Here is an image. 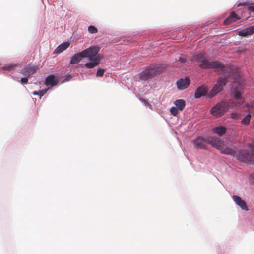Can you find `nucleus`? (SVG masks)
<instances>
[{"instance_id":"1a4fd4ad","label":"nucleus","mask_w":254,"mask_h":254,"mask_svg":"<svg viewBox=\"0 0 254 254\" xmlns=\"http://www.w3.org/2000/svg\"><path fill=\"white\" fill-rule=\"evenodd\" d=\"M18 66V64L13 62L7 63V64H4L3 65L1 63H0V69L4 71L3 74L5 76L10 77L13 79H14V77L6 73L5 72L8 71L13 73L16 71V68Z\"/></svg>"},{"instance_id":"0eeeda50","label":"nucleus","mask_w":254,"mask_h":254,"mask_svg":"<svg viewBox=\"0 0 254 254\" xmlns=\"http://www.w3.org/2000/svg\"><path fill=\"white\" fill-rule=\"evenodd\" d=\"M229 108V106L227 102L221 100L214 105L210 109V112L212 115L222 116L226 114Z\"/></svg>"},{"instance_id":"ea45409f","label":"nucleus","mask_w":254,"mask_h":254,"mask_svg":"<svg viewBox=\"0 0 254 254\" xmlns=\"http://www.w3.org/2000/svg\"><path fill=\"white\" fill-rule=\"evenodd\" d=\"M194 34H195L194 32H193L191 34H189L188 35H186L184 33H183L182 36H183V37H185V38H186L187 37H188L189 38V37L192 36Z\"/></svg>"},{"instance_id":"bb28decb","label":"nucleus","mask_w":254,"mask_h":254,"mask_svg":"<svg viewBox=\"0 0 254 254\" xmlns=\"http://www.w3.org/2000/svg\"><path fill=\"white\" fill-rule=\"evenodd\" d=\"M178 63L181 64H186L188 62L185 56L181 55L178 57Z\"/></svg>"},{"instance_id":"58836bf2","label":"nucleus","mask_w":254,"mask_h":254,"mask_svg":"<svg viewBox=\"0 0 254 254\" xmlns=\"http://www.w3.org/2000/svg\"><path fill=\"white\" fill-rule=\"evenodd\" d=\"M72 67L71 64H69V63L66 66L65 68V71H70Z\"/></svg>"},{"instance_id":"20e7f679","label":"nucleus","mask_w":254,"mask_h":254,"mask_svg":"<svg viewBox=\"0 0 254 254\" xmlns=\"http://www.w3.org/2000/svg\"><path fill=\"white\" fill-rule=\"evenodd\" d=\"M98 51V50L96 47L89 46L80 52L73 54L70 57L69 63V64H79V63L82 58L87 59V57H90L94 54L97 53Z\"/></svg>"},{"instance_id":"37998d69","label":"nucleus","mask_w":254,"mask_h":254,"mask_svg":"<svg viewBox=\"0 0 254 254\" xmlns=\"http://www.w3.org/2000/svg\"><path fill=\"white\" fill-rule=\"evenodd\" d=\"M32 99H33V100H34V99H35V101L36 100V98H32Z\"/></svg>"},{"instance_id":"e433bc0d","label":"nucleus","mask_w":254,"mask_h":254,"mask_svg":"<svg viewBox=\"0 0 254 254\" xmlns=\"http://www.w3.org/2000/svg\"><path fill=\"white\" fill-rule=\"evenodd\" d=\"M249 180L251 183L254 185V173L251 174L249 176Z\"/></svg>"},{"instance_id":"473e14b6","label":"nucleus","mask_w":254,"mask_h":254,"mask_svg":"<svg viewBox=\"0 0 254 254\" xmlns=\"http://www.w3.org/2000/svg\"><path fill=\"white\" fill-rule=\"evenodd\" d=\"M22 85H26L28 82V76H25L20 78V80L18 81Z\"/></svg>"},{"instance_id":"7c9ffc66","label":"nucleus","mask_w":254,"mask_h":254,"mask_svg":"<svg viewBox=\"0 0 254 254\" xmlns=\"http://www.w3.org/2000/svg\"><path fill=\"white\" fill-rule=\"evenodd\" d=\"M234 98L236 100H241L243 97V93L242 92L234 91L232 92Z\"/></svg>"},{"instance_id":"4be33fe9","label":"nucleus","mask_w":254,"mask_h":254,"mask_svg":"<svg viewBox=\"0 0 254 254\" xmlns=\"http://www.w3.org/2000/svg\"><path fill=\"white\" fill-rule=\"evenodd\" d=\"M199 66L201 68L207 69L208 61L207 59V55H205L198 63Z\"/></svg>"},{"instance_id":"f03ea898","label":"nucleus","mask_w":254,"mask_h":254,"mask_svg":"<svg viewBox=\"0 0 254 254\" xmlns=\"http://www.w3.org/2000/svg\"><path fill=\"white\" fill-rule=\"evenodd\" d=\"M169 63H163L160 61L153 62L143 66L142 71L137 74L138 81H147L152 80L161 74L167 72V67L169 66Z\"/></svg>"},{"instance_id":"9b49d317","label":"nucleus","mask_w":254,"mask_h":254,"mask_svg":"<svg viewBox=\"0 0 254 254\" xmlns=\"http://www.w3.org/2000/svg\"><path fill=\"white\" fill-rule=\"evenodd\" d=\"M232 197L235 204L239 206L242 210L245 211L249 210L246 202L240 196L234 194Z\"/></svg>"},{"instance_id":"5701e85b","label":"nucleus","mask_w":254,"mask_h":254,"mask_svg":"<svg viewBox=\"0 0 254 254\" xmlns=\"http://www.w3.org/2000/svg\"><path fill=\"white\" fill-rule=\"evenodd\" d=\"M83 67H85L83 64H78L76 66H73L72 65L71 70L70 71L73 74L76 72L80 73L81 71H83L81 69Z\"/></svg>"},{"instance_id":"393cba45","label":"nucleus","mask_w":254,"mask_h":254,"mask_svg":"<svg viewBox=\"0 0 254 254\" xmlns=\"http://www.w3.org/2000/svg\"><path fill=\"white\" fill-rule=\"evenodd\" d=\"M250 116V113H248L246 116L241 120V123L242 124L244 125H248L250 123V119L249 117Z\"/></svg>"},{"instance_id":"2eb2a0df","label":"nucleus","mask_w":254,"mask_h":254,"mask_svg":"<svg viewBox=\"0 0 254 254\" xmlns=\"http://www.w3.org/2000/svg\"><path fill=\"white\" fill-rule=\"evenodd\" d=\"M212 132L217 135L219 137H222L226 133V127L222 125H219L212 128Z\"/></svg>"},{"instance_id":"9d476101","label":"nucleus","mask_w":254,"mask_h":254,"mask_svg":"<svg viewBox=\"0 0 254 254\" xmlns=\"http://www.w3.org/2000/svg\"><path fill=\"white\" fill-rule=\"evenodd\" d=\"M190 82V78L189 75H186L184 78H181L176 81V86L179 90L187 89Z\"/></svg>"},{"instance_id":"7ed1b4c3","label":"nucleus","mask_w":254,"mask_h":254,"mask_svg":"<svg viewBox=\"0 0 254 254\" xmlns=\"http://www.w3.org/2000/svg\"><path fill=\"white\" fill-rule=\"evenodd\" d=\"M221 141V139L217 138L215 136L208 135L204 137L199 135L197 136L191 142L195 148L200 149H206L205 145L200 144L199 143V141L209 144L211 147L215 149H219V145H217V143Z\"/></svg>"},{"instance_id":"b1692460","label":"nucleus","mask_w":254,"mask_h":254,"mask_svg":"<svg viewBox=\"0 0 254 254\" xmlns=\"http://www.w3.org/2000/svg\"><path fill=\"white\" fill-rule=\"evenodd\" d=\"M253 4H254V3L252 2V0H245L244 1H241V2L238 1L235 4V6H236L237 7H240V6H249V5H253Z\"/></svg>"},{"instance_id":"f257e3e1","label":"nucleus","mask_w":254,"mask_h":254,"mask_svg":"<svg viewBox=\"0 0 254 254\" xmlns=\"http://www.w3.org/2000/svg\"><path fill=\"white\" fill-rule=\"evenodd\" d=\"M219 145V149H216L220 151L222 154H226L234 157L240 162L254 164V150L250 148L238 149L237 147L231 148L226 147L223 149L221 144L224 143V141L221 139V141L217 143Z\"/></svg>"},{"instance_id":"79ce46f5","label":"nucleus","mask_w":254,"mask_h":254,"mask_svg":"<svg viewBox=\"0 0 254 254\" xmlns=\"http://www.w3.org/2000/svg\"><path fill=\"white\" fill-rule=\"evenodd\" d=\"M221 84H222L223 85H224V83L221 82Z\"/></svg>"},{"instance_id":"dca6fc26","label":"nucleus","mask_w":254,"mask_h":254,"mask_svg":"<svg viewBox=\"0 0 254 254\" xmlns=\"http://www.w3.org/2000/svg\"><path fill=\"white\" fill-rule=\"evenodd\" d=\"M69 46V43L64 42L58 45L53 52V54H59L65 50Z\"/></svg>"},{"instance_id":"f3484780","label":"nucleus","mask_w":254,"mask_h":254,"mask_svg":"<svg viewBox=\"0 0 254 254\" xmlns=\"http://www.w3.org/2000/svg\"><path fill=\"white\" fill-rule=\"evenodd\" d=\"M30 66L31 64L28 63L21 70L17 71L24 76H29L33 74V71L31 70Z\"/></svg>"},{"instance_id":"a211bd4d","label":"nucleus","mask_w":254,"mask_h":254,"mask_svg":"<svg viewBox=\"0 0 254 254\" xmlns=\"http://www.w3.org/2000/svg\"><path fill=\"white\" fill-rule=\"evenodd\" d=\"M220 88L218 83L215 84L212 88L210 91H209L207 94V98L211 99L213 98L216 95L220 92Z\"/></svg>"},{"instance_id":"6e6552de","label":"nucleus","mask_w":254,"mask_h":254,"mask_svg":"<svg viewBox=\"0 0 254 254\" xmlns=\"http://www.w3.org/2000/svg\"><path fill=\"white\" fill-rule=\"evenodd\" d=\"M63 75V74L58 73L50 74L45 78L44 83L46 86L50 88L58 86L59 79Z\"/></svg>"},{"instance_id":"aec40b11","label":"nucleus","mask_w":254,"mask_h":254,"mask_svg":"<svg viewBox=\"0 0 254 254\" xmlns=\"http://www.w3.org/2000/svg\"><path fill=\"white\" fill-rule=\"evenodd\" d=\"M223 67V64L221 62H218L215 60H212L210 62L208 61V68H217L221 69Z\"/></svg>"},{"instance_id":"72a5a7b5","label":"nucleus","mask_w":254,"mask_h":254,"mask_svg":"<svg viewBox=\"0 0 254 254\" xmlns=\"http://www.w3.org/2000/svg\"><path fill=\"white\" fill-rule=\"evenodd\" d=\"M49 89H43L39 90V98L41 99L48 91Z\"/></svg>"},{"instance_id":"c85d7f7f","label":"nucleus","mask_w":254,"mask_h":254,"mask_svg":"<svg viewBox=\"0 0 254 254\" xmlns=\"http://www.w3.org/2000/svg\"><path fill=\"white\" fill-rule=\"evenodd\" d=\"M138 98L141 102L143 103L144 104L146 107L150 109L152 108V105L145 99H144L141 96L138 97Z\"/></svg>"},{"instance_id":"6ab92c4d","label":"nucleus","mask_w":254,"mask_h":254,"mask_svg":"<svg viewBox=\"0 0 254 254\" xmlns=\"http://www.w3.org/2000/svg\"><path fill=\"white\" fill-rule=\"evenodd\" d=\"M175 106L178 109L180 112L182 111L186 105V101L183 99H179L175 100L173 102Z\"/></svg>"},{"instance_id":"a878e982","label":"nucleus","mask_w":254,"mask_h":254,"mask_svg":"<svg viewBox=\"0 0 254 254\" xmlns=\"http://www.w3.org/2000/svg\"><path fill=\"white\" fill-rule=\"evenodd\" d=\"M72 74H73L70 71L66 73L64 79L62 81H61V84H63L65 82L70 81L73 77L72 76Z\"/></svg>"},{"instance_id":"cd10ccee","label":"nucleus","mask_w":254,"mask_h":254,"mask_svg":"<svg viewBox=\"0 0 254 254\" xmlns=\"http://www.w3.org/2000/svg\"><path fill=\"white\" fill-rule=\"evenodd\" d=\"M237 34L240 36H244L246 34H249V31L248 27H246L239 31L237 33Z\"/></svg>"},{"instance_id":"a18cd8bd","label":"nucleus","mask_w":254,"mask_h":254,"mask_svg":"<svg viewBox=\"0 0 254 254\" xmlns=\"http://www.w3.org/2000/svg\"><path fill=\"white\" fill-rule=\"evenodd\" d=\"M183 38H185L183 39V40H185V38H186L185 37H183Z\"/></svg>"},{"instance_id":"412c9836","label":"nucleus","mask_w":254,"mask_h":254,"mask_svg":"<svg viewBox=\"0 0 254 254\" xmlns=\"http://www.w3.org/2000/svg\"><path fill=\"white\" fill-rule=\"evenodd\" d=\"M205 55L201 52L193 53L191 55L190 60L192 62H195L198 64Z\"/></svg>"},{"instance_id":"c9c22d12","label":"nucleus","mask_w":254,"mask_h":254,"mask_svg":"<svg viewBox=\"0 0 254 254\" xmlns=\"http://www.w3.org/2000/svg\"><path fill=\"white\" fill-rule=\"evenodd\" d=\"M30 69L33 71V73L38 69V67L36 65H32L31 64Z\"/></svg>"},{"instance_id":"f8f14e48","label":"nucleus","mask_w":254,"mask_h":254,"mask_svg":"<svg viewBox=\"0 0 254 254\" xmlns=\"http://www.w3.org/2000/svg\"><path fill=\"white\" fill-rule=\"evenodd\" d=\"M206 89L203 86H201L196 88L194 92V97L195 99H199L203 97L207 98Z\"/></svg>"},{"instance_id":"2f4dec72","label":"nucleus","mask_w":254,"mask_h":254,"mask_svg":"<svg viewBox=\"0 0 254 254\" xmlns=\"http://www.w3.org/2000/svg\"><path fill=\"white\" fill-rule=\"evenodd\" d=\"M169 111L170 114L173 116H177L180 111L175 106H172L170 108Z\"/></svg>"},{"instance_id":"c756f323","label":"nucleus","mask_w":254,"mask_h":254,"mask_svg":"<svg viewBox=\"0 0 254 254\" xmlns=\"http://www.w3.org/2000/svg\"><path fill=\"white\" fill-rule=\"evenodd\" d=\"M88 31L89 33L91 34H95L97 33L98 31L97 28L94 25H89L88 27Z\"/></svg>"},{"instance_id":"39448f33","label":"nucleus","mask_w":254,"mask_h":254,"mask_svg":"<svg viewBox=\"0 0 254 254\" xmlns=\"http://www.w3.org/2000/svg\"><path fill=\"white\" fill-rule=\"evenodd\" d=\"M145 36L139 33H134L132 35L127 34L120 38L119 42L122 44L133 46L145 43Z\"/></svg>"},{"instance_id":"a19ab883","label":"nucleus","mask_w":254,"mask_h":254,"mask_svg":"<svg viewBox=\"0 0 254 254\" xmlns=\"http://www.w3.org/2000/svg\"><path fill=\"white\" fill-rule=\"evenodd\" d=\"M31 94L34 96H39V91H33V92H32Z\"/></svg>"},{"instance_id":"ddd939ff","label":"nucleus","mask_w":254,"mask_h":254,"mask_svg":"<svg viewBox=\"0 0 254 254\" xmlns=\"http://www.w3.org/2000/svg\"><path fill=\"white\" fill-rule=\"evenodd\" d=\"M241 20V17L238 14L235 12H232L230 15L223 20L224 25H228L231 23L236 22Z\"/></svg>"},{"instance_id":"c03bdc74","label":"nucleus","mask_w":254,"mask_h":254,"mask_svg":"<svg viewBox=\"0 0 254 254\" xmlns=\"http://www.w3.org/2000/svg\"><path fill=\"white\" fill-rule=\"evenodd\" d=\"M183 38H185L183 39V40H185V38H186L185 37H183Z\"/></svg>"},{"instance_id":"423d86ee","label":"nucleus","mask_w":254,"mask_h":254,"mask_svg":"<svg viewBox=\"0 0 254 254\" xmlns=\"http://www.w3.org/2000/svg\"><path fill=\"white\" fill-rule=\"evenodd\" d=\"M91 46L96 47L98 50L97 53L94 54L90 57H87V61L84 64V66L87 69H92L95 65H100L102 64L104 57L101 54H99L100 51V47L98 45H93Z\"/></svg>"},{"instance_id":"f704fd0d","label":"nucleus","mask_w":254,"mask_h":254,"mask_svg":"<svg viewBox=\"0 0 254 254\" xmlns=\"http://www.w3.org/2000/svg\"><path fill=\"white\" fill-rule=\"evenodd\" d=\"M248 28L249 31V34L254 33V24L251 26H248Z\"/></svg>"},{"instance_id":"4c0bfd02","label":"nucleus","mask_w":254,"mask_h":254,"mask_svg":"<svg viewBox=\"0 0 254 254\" xmlns=\"http://www.w3.org/2000/svg\"><path fill=\"white\" fill-rule=\"evenodd\" d=\"M250 6L248 7L247 8V10L253 13L254 15V6H253L252 5H249Z\"/></svg>"},{"instance_id":"4468645a","label":"nucleus","mask_w":254,"mask_h":254,"mask_svg":"<svg viewBox=\"0 0 254 254\" xmlns=\"http://www.w3.org/2000/svg\"><path fill=\"white\" fill-rule=\"evenodd\" d=\"M92 68L96 72L95 76L96 77H102L105 73L107 72V69L105 65H95Z\"/></svg>"}]
</instances>
